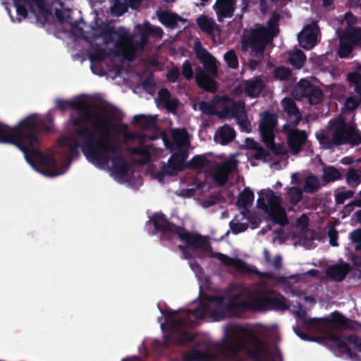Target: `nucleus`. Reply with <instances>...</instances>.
Returning a JSON list of instances; mask_svg holds the SVG:
<instances>
[{"label": "nucleus", "mask_w": 361, "mask_h": 361, "mask_svg": "<svg viewBox=\"0 0 361 361\" xmlns=\"http://www.w3.org/2000/svg\"><path fill=\"white\" fill-rule=\"evenodd\" d=\"M51 129V124L45 123L37 114L24 118L12 128L0 123V143L16 146L23 152L30 164L33 165V159H37L43 167V174L49 177L56 176L63 173L59 169L57 161L37 148L39 144V134L49 133Z\"/></svg>", "instance_id": "nucleus-1"}, {"label": "nucleus", "mask_w": 361, "mask_h": 361, "mask_svg": "<svg viewBox=\"0 0 361 361\" xmlns=\"http://www.w3.org/2000/svg\"><path fill=\"white\" fill-rule=\"evenodd\" d=\"M216 352L228 361H243L240 355L261 360L267 349L265 343L250 330L240 326H232L224 338L215 345Z\"/></svg>", "instance_id": "nucleus-2"}, {"label": "nucleus", "mask_w": 361, "mask_h": 361, "mask_svg": "<svg viewBox=\"0 0 361 361\" xmlns=\"http://www.w3.org/2000/svg\"><path fill=\"white\" fill-rule=\"evenodd\" d=\"M95 118L92 126L102 130L99 133V136L102 138V143L110 149L103 151L99 149L98 154L106 161H95L94 164L104 168L111 161L112 173L120 178H126L128 174L129 165L121 154V145L111 139V132L124 133L128 130V126L123 123L114 124L111 119L104 114H97L95 115Z\"/></svg>", "instance_id": "nucleus-3"}, {"label": "nucleus", "mask_w": 361, "mask_h": 361, "mask_svg": "<svg viewBox=\"0 0 361 361\" xmlns=\"http://www.w3.org/2000/svg\"><path fill=\"white\" fill-rule=\"evenodd\" d=\"M102 138L99 136L95 139L94 132L86 126L74 129L71 136H64L59 140V145L68 149L67 154L71 159L78 158L80 148L87 159L95 164V161H103L106 159L98 154L99 149H110L102 143Z\"/></svg>", "instance_id": "nucleus-4"}, {"label": "nucleus", "mask_w": 361, "mask_h": 361, "mask_svg": "<svg viewBox=\"0 0 361 361\" xmlns=\"http://www.w3.org/2000/svg\"><path fill=\"white\" fill-rule=\"evenodd\" d=\"M208 305L205 302H200L194 310H187L185 316L183 318L175 319L176 311L161 310V314L169 319V331L164 336L163 346L168 348L171 344L183 345L194 339V336L189 329L195 325L190 316L197 319H202L205 316Z\"/></svg>", "instance_id": "nucleus-5"}, {"label": "nucleus", "mask_w": 361, "mask_h": 361, "mask_svg": "<svg viewBox=\"0 0 361 361\" xmlns=\"http://www.w3.org/2000/svg\"><path fill=\"white\" fill-rule=\"evenodd\" d=\"M238 295L232 296L224 304L226 310L238 317L247 310H286L289 308L283 297L273 298L261 294L257 297L250 298L248 300L238 301ZM213 300L221 306L224 305L222 297H214Z\"/></svg>", "instance_id": "nucleus-6"}, {"label": "nucleus", "mask_w": 361, "mask_h": 361, "mask_svg": "<svg viewBox=\"0 0 361 361\" xmlns=\"http://www.w3.org/2000/svg\"><path fill=\"white\" fill-rule=\"evenodd\" d=\"M199 109L207 116H217L220 118H235L240 126L247 123L245 103L235 102L228 96H214L213 104L202 101Z\"/></svg>", "instance_id": "nucleus-7"}, {"label": "nucleus", "mask_w": 361, "mask_h": 361, "mask_svg": "<svg viewBox=\"0 0 361 361\" xmlns=\"http://www.w3.org/2000/svg\"><path fill=\"white\" fill-rule=\"evenodd\" d=\"M106 43L115 41L116 55L123 56L128 61H133L136 56V44L128 29L118 27L115 29L106 24H102L95 29Z\"/></svg>", "instance_id": "nucleus-8"}, {"label": "nucleus", "mask_w": 361, "mask_h": 361, "mask_svg": "<svg viewBox=\"0 0 361 361\" xmlns=\"http://www.w3.org/2000/svg\"><path fill=\"white\" fill-rule=\"evenodd\" d=\"M269 27L259 26L245 31L242 36V47L244 50L251 49L257 56H263L266 47L277 35L278 30L274 27L271 20Z\"/></svg>", "instance_id": "nucleus-9"}, {"label": "nucleus", "mask_w": 361, "mask_h": 361, "mask_svg": "<svg viewBox=\"0 0 361 361\" xmlns=\"http://www.w3.org/2000/svg\"><path fill=\"white\" fill-rule=\"evenodd\" d=\"M345 20L348 27L341 32L338 37L337 56L341 59L350 57L355 48L361 47V27L353 26L357 23V17L351 12H347Z\"/></svg>", "instance_id": "nucleus-10"}, {"label": "nucleus", "mask_w": 361, "mask_h": 361, "mask_svg": "<svg viewBox=\"0 0 361 361\" xmlns=\"http://www.w3.org/2000/svg\"><path fill=\"white\" fill-rule=\"evenodd\" d=\"M257 206L267 214L273 224L281 226H285L288 224L286 211L281 206V198L276 195L271 189L262 190L259 192Z\"/></svg>", "instance_id": "nucleus-11"}, {"label": "nucleus", "mask_w": 361, "mask_h": 361, "mask_svg": "<svg viewBox=\"0 0 361 361\" xmlns=\"http://www.w3.org/2000/svg\"><path fill=\"white\" fill-rule=\"evenodd\" d=\"M202 63L205 70L200 66L195 69V82L202 90L215 93L218 90L217 82L214 80L218 75L216 60L213 56H211L204 60Z\"/></svg>", "instance_id": "nucleus-12"}, {"label": "nucleus", "mask_w": 361, "mask_h": 361, "mask_svg": "<svg viewBox=\"0 0 361 361\" xmlns=\"http://www.w3.org/2000/svg\"><path fill=\"white\" fill-rule=\"evenodd\" d=\"M334 130V141L336 145L339 146L345 143L358 145L361 143V136L356 131L355 128L346 123L344 118L335 120L331 126Z\"/></svg>", "instance_id": "nucleus-13"}, {"label": "nucleus", "mask_w": 361, "mask_h": 361, "mask_svg": "<svg viewBox=\"0 0 361 361\" xmlns=\"http://www.w3.org/2000/svg\"><path fill=\"white\" fill-rule=\"evenodd\" d=\"M297 126L294 123H286L283 126V130L286 135L288 146L293 154L300 152L302 146L307 139L306 132L297 128Z\"/></svg>", "instance_id": "nucleus-14"}, {"label": "nucleus", "mask_w": 361, "mask_h": 361, "mask_svg": "<svg viewBox=\"0 0 361 361\" xmlns=\"http://www.w3.org/2000/svg\"><path fill=\"white\" fill-rule=\"evenodd\" d=\"M294 94L298 99L307 98L312 105L319 104L324 97L322 90L307 80H301L298 83Z\"/></svg>", "instance_id": "nucleus-15"}, {"label": "nucleus", "mask_w": 361, "mask_h": 361, "mask_svg": "<svg viewBox=\"0 0 361 361\" xmlns=\"http://www.w3.org/2000/svg\"><path fill=\"white\" fill-rule=\"evenodd\" d=\"M339 313V312L335 311L332 313L331 317L307 319L305 311L302 310L298 312L297 316L305 327L314 331L323 333L326 330V324L332 323L335 325L334 319L338 317Z\"/></svg>", "instance_id": "nucleus-16"}, {"label": "nucleus", "mask_w": 361, "mask_h": 361, "mask_svg": "<svg viewBox=\"0 0 361 361\" xmlns=\"http://www.w3.org/2000/svg\"><path fill=\"white\" fill-rule=\"evenodd\" d=\"M176 235L181 241L185 243L189 249L205 250L209 247L206 237L187 231L183 227L180 226Z\"/></svg>", "instance_id": "nucleus-17"}, {"label": "nucleus", "mask_w": 361, "mask_h": 361, "mask_svg": "<svg viewBox=\"0 0 361 361\" xmlns=\"http://www.w3.org/2000/svg\"><path fill=\"white\" fill-rule=\"evenodd\" d=\"M140 36V42H136V47H144L149 42V37H161L163 30L160 27L152 25L148 20L143 24H137L135 26Z\"/></svg>", "instance_id": "nucleus-18"}, {"label": "nucleus", "mask_w": 361, "mask_h": 361, "mask_svg": "<svg viewBox=\"0 0 361 361\" xmlns=\"http://www.w3.org/2000/svg\"><path fill=\"white\" fill-rule=\"evenodd\" d=\"M319 30L318 25L312 21L304 27L298 34V38L300 45L307 49H311L317 42V35Z\"/></svg>", "instance_id": "nucleus-19"}, {"label": "nucleus", "mask_w": 361, "mask_h": 361, "mask_svg": "<svg viewBox=\"0 0 361 361\" xmlns=\"http://www.w3.org/2000/svg\"><path fill=\"white\" fill-rule=\"evenodd\" d=\"M188 157L186 150L178 148L177 150L169 158L168 165L164 166V171L169 176H173L178 171H182L186 169V164L184 161Z\"/></svg>", "instance_id": "nucleus-20"}, {"label": "nucleus", "mask_w": 361, "mask_h": 361, "mask_svg": "<svg viewBox=\"0 0 361 361\" xmlns=\"http://www.w3.org/2000/svg\"><path fill=\"white\" fill-rule=\"evenodd\" d=\"M324 332H326V339L334 345L336 350L341 354L348 355L350 358L356 356V354L351 350L346 341L347 336L336 333L331 329H326Z\"/></svg>", "instance_id": "nucleus-21"}, {"label": "nucleus", "mask_w": 361, "mask_h": 361, "mask_svg": "<svg viewBox=\"0 0 361 361\" xmlns=\"http://www.w3.org/2000/svg\"><path fill=\"white\" fill-rule=\"evenodd\" d=\"M266 82L262 75H257L242 82L243 92L250 98H257L264 91Z\"/></svg>", "instance_id": "nucleus-22"}, {"label": "nucleus", "mask_w": 361, "mask_h": 361, "mask_svg": "<svg viewBox=\"0 0 361 361\" xmlns=\"http://www.w3.org/2000/svg\"><path fill=\"white\" fill-rule=\"evenodd\" d=\"M150 221L153 224L155 230L163 233H171L177 234L178 231H180V226L170 222L162 213L154 214L150 218Z\"/></svg>", "instance_id": "nucleus-23"}, {"label": "nucleus", "mask_w": 361, "mask_h": 361, "mask_svg": "<svg viewBox=\"0 0 361 361\" xmlns=\"http://www.w3.org/2000/svg\"><path fill=\"white\" fill-rule=\"evenodd\" d=\"M277 124V117L274 114L269 111H265L263 114L260 123L259 125V130L262 139L274 136V130Z\"/></svg>", "instance_id": "nucleus-24"}, {"label": "nucleus", "mask_w": 361, "mask_h": 361, "mask_svg": "<svg viewBox=\"0 0 361 361\" xmlns=\"http://www.w3.org/2000/svg\"><path fill=\"white\" fill-rule=\"evenodd\" d=\"M236 0H216L213 6L216 16L220 18H231L235 10Z\"/></svg>", "instance_id": "nucleus-25"}, {"label": "nucleus", "mask_w": 361, "mask_h": 361, "mask_svg": "<svg viewBox=\"0 0 361 361\" xmlns=\"http://www.w3.org/2000/svg\"><path fill=\"white\" fill-rule=\"evenodd\" d=\"M236 169L235 162H226L218 168L214 173L213 180L219 186L225 185L228 180V175Z\"/></svg>", "instance_id": "nucleus-26"}, {"label": "nucleus", "mask_w": 361, "mask_h": 361, "mask_svg": "<svg viewBox=\"0 0 361 361\" xmlns=\"http://www.w3.org/2000/svg\"><path fill=\"white\" fill-rule=\"evenodd\" d=\"M350 269V266L348 263L343 262L330 266L326 269V274L332 280L341 281L345 278Z\"/></svg>", "instance_id": "nucleus-27"}, {"label": "nucleus", "mask_w": 361, "mask_h": 361, "mask_svg": "<svg viewBox=\"0 0 361 361\" xmlns=\"http://www.w3.org/2000/svg\"><path fill=\"white\" fill-rule=\"evenodd\" d=\"M282 106L284 111L287 114L288 118L293 119L290 123L298 125L302 119V115L297 107L295 101L290 97H286L282 101Z\"/></svg>", "instance_id": "nucleus-28"}, {"label": "nucleus", "mask_w": 361, "mask_h": 361, "mask_svg": "<svg viewBox=\"0 0 361 361\" xmlns=\"http://www.w3.org/2000/svg\"><path fill=\"white\" fill-rule=\"evenodd\" d=\"M133 122L136 126L145 130H155L158 128L157 116L135 115L133 116Z\"/></svg>", "instance_id": "nucleus-29"}, {"label": "nucleus", "mask_w": 361, "mask_h": 361, "mask_svg": "<svg viewBox=\"0 0 361 361\" xmlns=\"http://www.w3.org/2000/svg\"><path fill=\"white\" fill-rule=\"evenodd\" d=\"M157 16L164 25L172 29L177 26L178 22L184 21V19L178 14L167 11L159 10L157 11Z\"/></svg>", "instance_id": "nucleus-30"}, {"label": "nucleus", "mask_w": 361, "mask_h": 361, "mask_svg": "<svg viewBox=\"0 0 361 361\" xmlns=\"http://www.w3.org/2000/svg\"><path fill=\"white\" fill-rule=\"evenodd\" d=\"M216 356L208 349L205 350L192 349L184 357V361H216Z\"/></svg>", "instance_id": "nucleus-31"}, {"label": "nucleus", "mask_w": 361, "mask_h": 361, "mask_svg": "<svg viewBox=\"0 0 361 361\" xmlns=\"http://www.w3.org/2000/svg\"><path fill=\"white\" fill-rule=\"evenodd\" d=\"M254 198L255 195L253 192L249 188H245L239 194L236 201V206L240 210L247 212L252 205Z\"/></svg>", "instance_id": "nucleus-32"}, {"label": "nucleus", "mask_w": 361, "mask_h": 361, "mask_svg": "<svg viewBox=\"0 0 361 361\" xmlns=\"http://www.w3.org/2000/svg\"><path fill=\"white\" fill-rule=\"evenodd\" d=\"M214 257L226 266L233 267L240 271H245L247 270L246 264L240 259L232 258L220 252L215 253Z\"/></svg>", "instance_id": "nucleus-33"}, {"label": "nucleus", "mask_w": 361, "mask_h": 361, "mask_svg": "<svg viewBox=\"0 0 361 361\" xmlns=\"http://www.w3.org/2000/svg\"><path fill=\"white\" fill-rule=\"evenodd\" d=\"M198 27L205 33L212 35L217 29V25L215 21L205 15H201L196 20Z\"/></svg>", "instance_id": "nucleus-34"}, {"label": "nucleus", "mask_w": 361, "mask_h": 361, "mask_svg": "<svg viewBox=\"0 0 361 361\" xmlns=\"http://www.w3.org/2000/svg\"><path fill=\"white\" fill-rule=\"evenodd\" d=\"M335 326L338 328H343L353 331H358L361 329V324L357 321L352 320L339 313L338 317L334 319Z\"/></svg>", "instance_id": "nucleus-35"}, {"label": "nucleus", "mask_w": 361, "mask_h": 361, "mask_svg": "<svg viewBox=\"0 0 361 361\" xmlns=\"http://www.w3.org/2000/svg\"><path fill=\"white\" fill-rule=\"evenodd\" d=\"M217 134L221 139V143L224 145L232 142L235 137L234 129L227 124L220 127L217 130Z\"/></svg>", "instance_id": "nucleus-36"}, {"label": "nucleus", "mask_w": 361, "mask_h": 361, "mask_svg": "<svg viewBox=\"0 0 361 361\" xmlns=\"http://www.w3.org/2000/svg\"><path fill=\"white\" fill-rule=\"evenodd\" d=\"M275 136H271L262 139V142L275 155H286L287 149L282 144H276L274 142Z\"/></svg>", "instance_id": "nucleus-37"}, {"label": "nucleus", "mask_w": 361, "mask_h": 361, "mask_svg": "<svg viewBox=\"0 0 361 361\" xmlns=\"http://www.w3.org/2000/svg\"><path fill=\"white\" fill-rule=\"evenodd\" d=\"M341 173L334 166H329L323 169L322 180L326 183H333L341 179Z\"/></svg>", "instance_id": "nucleus-38"}, {"label": "nucleus", "mask_w": 361, "mask_h": 361, "mask_svg": "<svg viewBox=\"0 0 361 361\" xmlns=\"http://www.w3.org/2000/svg\"><path fill=\"white\" fill-rule=\"evenodd\" d=\"M112 6L110 7V12L112 16L120 17L128 10L127 0H110Z\"/></svg>", "instance_id": "nucleus-39"}, {"label": "nucleus", "mask_w": 361, "mask_h": 361, "mask_svg": "<svg viewBox=\"0 0 361 361\" xmlns=\"http://www.w3.org/2000/svg\"><path fill=\"white\" fill-rule=\"evenodd\" d=\"M129 151L133 154L138 155L141 160L140 162L141 164H147L151 159V152L150 149L148 146L146 145H140L134 147H130Z\"/></svg>", "instance_id": "nucleus-40"}, {"label": "nucleus", "mask_w": 361, "mask_h": 361, "mask_svg": "<svg viewBox=\"0 0 361 361\" xmlns=\"http://www.w3.org/2000/svg\"><path fill=\"white\" fill-rule=\"evenodd\" d=\"M306 61V56L301 50H297L290 53L288 56L289 63L295 69H300Z\"/></svg>", "instance_id": "nucleus-41"}, {"label": "nucleus", "mask_w": 361, "mask_h": 361, "mask_svg": "<svg viewBox=\"0 0 361 361\" xmlns=\"http://www.w3.org/2000/svg\"><path fill=\"white\" fill-rule=\"evenodd\" d=\"M347 184L352 188H355L361 183V170L349 168L345 175Z\"/></svg>", "instance_id": "nucleus-42"}, {"label": "nucleus", "mask_w": 361, "mask_h": 361, "mask_svg": "<svg viewBox=\"0 0 361 361\" xmlns=\"http://www.w3.org/2000/svg\"><path fill=\"white\" fill-rule=\"evenodd\" d=\"M209 164V161L204 154L194 156L186 163V169H201Z\"/></svg>", "instance_id": "nucleus-43"}, {"label": "nucleus", "mask_w": 361, "mask_h": 361, "mask_svg": "<svg viewBox=\"0 0 361 361\" xmlns=\"http://www.w3.org/2000/svg\"><path fill=\"white\" fill-rule=\"evenodd\" d=\"M98 113H96L94 114L92 116V114H90V116H85V113H81V115L73 118L72 120V124L74 126H78V128L81 127L82 126H80L85 121H89L91 122V127L94 130H92L94 133V135L97 134L99 136V133H101L102 130L99 129V128H94L92 126V123L95 121V115L97 114ZM100 114H102L101 113H99Z\"/></svg>", "instance_id": "nucleus-44"}, {"label": "nucleus", "mask_w": 361, "mask_h": 361, "mask_svg": "<svg viewBox=\"0 0 361 361\" xmlns=\"http://www.w3.org/2000/svg\"><path fill=\"white\" fill-rule=\"evenodd\" d=\"M320 188L319 178L316 176H310L305 178L304 190L307 193H314Z\"/></svg>", "instance_id": "nucleus-45"}, {"label": "nucleus", "mask_w": 361, "mask_h": 361, "mask_svg": "<svg viewBox=\"0 0 361 361\" xmlns=\"http://www.w3.org/2000/svg\"><path fill=\"white\" fill-rule=\"evenodd\" d=\"M188 132L185 129H175L172 133V139L178 148L187 142Z\"/></svg>", "instance_id": "nucleus-46"}, {"label": "nucleus", "mask_w": 361, "mask_h": 361, "mask_svg": "<svg viewBox=\"0 0 361 361\" xmlns=\"http://www.w3.org/2000/svg\"><path fill=\"white\" fill-rule=\"evenodd\" d=\"M73 110L85 113V116H90L89 105L82 99L70 101V107Z\"/></svg>", "instance_id": "nucleus-47"}, {"label": "nucleus", "mask_w": 361, "mask_h": 361, "mask_svg": "<svg viewBox=\"0 0 361 361\" xmlns=\"http://www.w3.org/2000/svg\"><path fill=\"white\" fill-rule=\"evenodd\" d=\"M273 74L275 79L279 80H286L290 78L292 75V71L289 68L285 66H279L274 69Z\"/></svg>", "instance_id": "nucleus-48"}, {"label": "nucleus", "mask_w": 361, "mask_h": 361, "mask_svg": "<svg viewBox=\"0 0 361 361\" xmlns=\"http://www.w3.org/2000/svg\"><path fill=\"white\" fill-rule=\"evenodd\" d=\"M289 202L293 205H296L302 197V192L298 187H291L288 191Z\"/></svg>", "instance_id": "nucleus-49"}, {"label": "nucleus", "mask_w": 361, "mask_h": 361, "mask_svg": "<svg viewBox=\"0 0 361 361\" xmlns=\"http://www.w3.org/2000/svg\"><path fill=\"white\" fill-rule=\"evenodd\" d=\"M317 138L324 149H329L336 146L334 135L330 138L326 134L322 133L319 135L317 134Z\"/></svg>", "instance_id": "nucleus-50"}, {"label": "nucleus", "mask_w": 361, "mask_h": 361, "mask_svg": "<svg viewBox=\"0 0 361 361\" xmlns=\"http://www.w3.org/2000/svg\"><path fill=\"white\" fill-rule=\"evenodd\" d=\"M224 59L227 66L232 69H236L238 67V59L235 51L233 49L228 51L224 56Z\"/></svg>", "instance_id": "nucleus-51"}, {"label": "nucleus", "mask_w": 361, "mask_h": 361, "mask_svg": "<svg viewBox=\"0 0 361 361\" xmlns=\"http://www.w3.org/2000/svg\"><path fill=\"white\" fill-rule=\"evenodd\" d=\"M255 150V152L252 155V158L256 160H262L267 161L271 158V154L268 150L264 149L262 146H259Z\"/></svg>", "instance_id": "nucleus-52"}, {"label": "nucleus", "mask_w": 361, "mask_h": 361, "mask_svg": "<svg viewBox=\"0 0 361 361\" xmlns=\"http://www.w3.org/2000/svg\"><path fill=\"white\" fill-rule=\"evenodd\" d=\"M106 58L104 49L99 48L89 54V59L91 63L102 62Z\"/></svg>", "instance_id": "nucleus-53"}, {"label": "nucleus", "mask_w": 361, "mask_h": 361, "mask_svg": "<svg viewBox=\"0 0 361 361\" xmlns=\"http://www.w3.org/2000/svg\"><path fill=\"white\" fill-rule=\"evenodd\" d=\"M354 195L353 190H347L344 192H339L335 195V202L336 204H343L344 202L351 198Z\"/></svg>", "instance_id": "nucleus-54"}, {"label": "nucleus", "mask_w": 361, "mask_h": 361, "mask_svg": "<svg viewBox=\"0 0 361 361\" xmlns=\"http://www.w3.org/2000/svg\"><path fill=\"white\" fill-rule=\"evenodd\" d=\"M360 103V98L350 97L345 99L344 106L347 110L352 111L356 109Z\"/></svg>", "instance_id": "nucleus-55"}, {"label": "nucleus", "mask_w": 361, "mask_h": 361, "mask_svg": "<svg viewBox=\"0 0 361 361\" xmlns=\"http://www.w3.org/2000/svg\"><path fill=\"white\" fill-rule=\"evenodd\" d=\"M182 75L187 80H190L193 78L192 65L189 60H185L183 63Z\"/></svg>", "instance_id": "nucleus-56"}, {"label": "nucleus", "mask_w": 361, "mask_h": 361, "mask_svg": "<svg viewBox=\"0 0 361 361\" xmlns=\"http://www.w3.org/2000/svg\"><path fill=\"white\" fill-rule=\"evenodd\" d=\"M346 341L348 344L353 345L354 348L361 353V338L355 334H350L346 336Z\"/></svg>", "instance_id": "nucleus-57"}, {"label": "nucleus", "mask_w": 361, "mask_h": 361, "mask_svg": "<svg viewBox=\"0 0 361 361\" xmlns=\"http://www.w3.org/2000/svg\"><path fill=\"white\" fill-rule=\"evenodd\" d=\"M328 237L329 239V244L333 247L338 246V233L334 227L329 228L328 231Z\"/></svg>", "instance_id": "nucleus-58"}, {"label": "nucleus", "mask_w": 361, "mask_h": 361, "mask_svg": "<svg viewBox=\"0 0 361 361\" xmlns=\"http://www.w3.org/2000/svg\"><path fill=\"white\" fill-rule=\"evenodd\" d=\"M229 225L234 234L244 232L247 228V226L243 223H234L233 221H231Z\"/></svg>", "instance_id": "nucleus-59"}, {"label": "nucleus", "mask_w": 361, "mask_h": 361, "mask_svg": "<svg viewBox=\"0 0 361 361\" xmlns=\"http://www.w3.org/2000/svg\"><path fill=\"white\" fill-rule=\"evenodd\" d=\"M180 77V71L177 66L169 71L166 78L170 82H176Z\"/></svg>", "instance_id": "nucleus-60"}, {"label": "nucleus", "mask_w": 361, "mask_h": 361, "mask_svg": "<svg viewBox=\"0 0 361 361\" xmlns=\"http://www.w3.org/2000/svg\"><path fill=\"white\" fill-rule=\"evenodd\" d=\"M178 100L176 98L169 99L164 103L166 109L171 113H176L178 106Z\"/></svg>", "instance_id": "nucleus-61"}, {"label": "nucleus", "mask_w": 361, "mask_h": 361, "mask_svg": "<svg viewBox=\"0 0 361 361\" xmlns=\"http://www.w3.org/2000/svg\"><path fill=\"white\" fill-rule=\"evenodd\" d=\"M347 78L349 82L355 85V87L361 85V75L357 72L349 73Z\"/></svg>", "instance_id": "nucleus-62"}, {"label": "nucleus", "mask_w": 361, "mask_h": 361, "mask_svg": "<svg viewBox=\"0 0 361 361\" xmlns=\"http://www.w3.org/2000/svg\"><path fill=\"white\" fill-rule=\"evenodd\" d=\"M142 86L145 90L149 92L153 90L156 86V82L152 75L147 76L142 82Z\"/></svg>", "instance_id": "nucleus-63"}, {"label": "nucleus", "mask_w": 361, "mask_h": 361, "mask_svg": "<svg viewBox=\"0 0 361 361\" xmlns=\"http://www.w3.org/2000/svg\"><path fill=\"white\" fill-rule=\"evenodd\" d=\"M158 98L164 104L171 98V94L166 88H161L158 91Z\"/></svg>", "instance_id": "nucleus-64"}]
</instances>
